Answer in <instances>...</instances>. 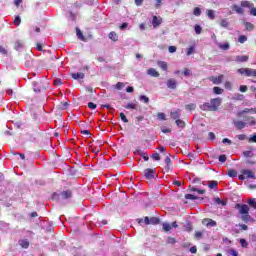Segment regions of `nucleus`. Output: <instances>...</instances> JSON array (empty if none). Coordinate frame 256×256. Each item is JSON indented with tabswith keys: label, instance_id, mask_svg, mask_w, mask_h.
<instances>
[{
	"label": "nucleus",
	"instance_id": "nucleus-54",
	"mask_svg": "<svg viewBox=\"0 0 256 256\" xmlns=\"http://www.w3.org/2000/svg\"><path fill=\"white\" fill-rule=\"evenodd\" d=\"M14 25H21V17L20 16H16L14 19Z\"/></svg>",
	"mask_w": 256,
	"mask_h": 256
},
{
	"label": "nucleus",
	"instance_id": "nucleus-57",
	"mask_svg": "<svg viewBox=\"0 0 256 256\" xmlns=\"http://www.w3.org/2000/svg\"><path fill=\"white\" fill-rule=\"evenodd\" d=\"M237 139H239V141H245L247 139V135L240 134V135L237 136Z\"/></svg>",
	"mask_w": 256,
	"mask_h": 256
},
{
	"label": "nucleus",
	"instance_id": "nucleus-24",
	"mask_svg": "<svg viewBox=\"0 0 256 256\" xmlns=\"http://www.w3.org/2000/svg\"><path fill=\"white\" fill-rule=\"evenodd\" d=\"M19 245L23 248V249H29V242L27 240H20L19 241Z\"/></svg>",
	"mask_w": 256,
	"mask_h": 256
},
{
	"label": "nucleus",
	"instance_id": "nucleus-29",
	"mask_svg": "<svg viewBox=\"0 0 256 256\" xmlns=\"http://www.w3.org/2000/svg\"><path fill=\"white\" fill-rule=\"evenodd\" d=\"M245 113H251V108H245L244 110L238 112L237 116L238 117H243V115H245Z\"/></svg>",
	"mask_w": 256,
	"mask_h": 256
},
{
	"label": "nucleus",
	"instance_id": "nucleus-50",
	"mask_svg": "<svg viewBox=\"0 0 256 256\" xmlns=\"http://www.w3.org/2000/svg\"><path fill=\"white\" fill-rule=\"evenodd\" d=\"M224 87L225 89H228V91H231V89H233V85L229 81L225 82Z\"/></svg>",
	"mask_w": 256,
	"mask_h": 256
},
{
	"label": "nucleus",
	"instance_id": "nucleus-12",
	"mask_svg": "<svg viewBox=\"0 0 256 256\" xmlns=\"http://www.w3.org/2000/svg\"><path fill=\"white\" fill-rule=\"evenodd\" d=\"M233 125L236 129H238L239 131H241V129H245V127H247V123L243 122V121H237L234 120L233 121Z\"/></svg>",
	"mask_w": 256,
	"mask_h": 256
},
{
	"label": "nucleus",
	"instance_id": "nucleus-59",
	"mask_svg": "<svg viewBox=\"0 0 256 256\" xmlns=\"http://www.w3.org/2000/svg\"><path fill=\"white\" fill-rule=\"evenodd\" d=\"M168 51H169V53H175L177 51V47L176 46H169Z\"/></svg>",
	"mask_w": 256,
	"mask_h": 256
},
{
	"label": "nucleus",
	"instance_id": "nucleus-10",
	"mask_svg": "<svg viewBox=\"0 0 256 256\" xmlns=\"http://www.w3.org/2000/svg\"><path fill=\"white\" fill-rule=\"evenodd\" d=\"M202 224H204L206 227H217V222L211 218H204L202 220Z\"/></svg>",
	"mask_w": 256,
	"mask_h": 256
},
{
	"label": "nucleus",
	"instance_id": "nucleus-36",
	"mask_svg": "<svg viewBox=\"0 0 256 256\" xmlns=\"http://www.w3.org/2000/svg\"><path fill=\"white\" fill-rule=\"evenodd\" d=\"M176 125H177V127H180L181 129H184L185 121H183L181 119H178V120H176Z\"/></svg>",
	"mask_w": 256,
	"mask_h": 256
},
{
	"label": "nucleus",
	"instance_id": "nucleus-5",
	"mask_svg": "<svg viewBox=\"0 0 256 256\" xmlns=\"http://www.w3.org/2000/svg\"><path fill=\"white\" fill-rule=\"evenodd\" d=\"M240 181H245V179H255V172L251 170H242L241 174L238 176Z\"/></svg>",
	"mask_w": 256,
	"mask_h": 256
},
{
	"label": "nucleus",
	"instance_id": "nucleus-14",
	"mask_svg": "<svg viewBox=\"0 0 256 256\" xmlns=\"http://www.w3.org/2000/svg\"><path fill=\"white\" fill-rule=\"evenodd\" d=\"M167 87L168 89H177V80L173 78L168 79Z\"/></svg>",
	"mask_w": 256,
	"mask_h": 256
},
{
	"label": "nucleus",
	"instance_id": "nucleus-7",
	"mask_svg": "<svg viewBox=\"0 0 256 256\" xmlns=\"http://www.w3.org/2000/svg\"><path fill=\"white\" fill-rule=\"evenodd\" d=\"M155 171H157V169L155 168H148L145 169L143 171V176L145 177V179H147L148 181H150V179H155Z\"/></svg>",
	"mask_w": 256,
	"mask_h": 256
},
{
	"label": "nucleus",
	"instance_id": "nucleus-55",
	"mask_svg": "<svg viewBox=\"0 0 256 256\" xmlns=\"http://www.w3.org/2000/svg\"><path fill=\"white\" fill-rule=\"evenodd\" d=\"M152 159H154V161H161V156H159V153H154L152 154Z\"/></svg>",
	"mask_w": 256,
	"mask_h": 256
},
{
	"label": "nucleus",
	"instance_id": "nucleus-40",
	"mask_svg": "<svg viewBox=\"0 0 256 256\" xmlns=\"http://www.w3.org/2000/svg\"><path fill=\"white\" fill-rule=\"evenodd\" d=\"M194 31H195L196 35H201V31H203V28H201V27L199 26V24H196V25L194 26Z\"/></svg>",
	"mask_w": 256,
	"mask_h": 256
},
{
	"label": "nucleus",
	"instance_id": "nucleus-15",
	"mask_svg": "<svg viewBox=\"0 0 256 256\" xmlns=\"http://www.w3.org/2000/svg\"><path fill=\"white\" fill-rule=\"evenodd\" d=\"M163 19L161 18H158L157 16H153V19H152V25L154 28H157L159 27V25H161Z\"/></svg>",
	"mask_w": 256,
	"mask_h": 256
},
{
	"label": "nucleus",
	"instance_id": "nucleus-28",
	"mask_svg": "<svg viewBox=\"0 0 256 256\" xmlns=\"http://www.w3.org/2000/svg\"><path fill=\"white\" fill-rule=\"evenodd\" d=\"M185 227V231H187V233H191L193 231V224L191 222H187Z\"/></svg>",
	"mask_w": 256,
	"mask_h": 256
},
{
	"label": "nucleus",
	"instance_id": "nucleus-64",
	"mask_svg": "<svg viewBox=\"0 0 256 256\" xmlns=\"http://www.w3.org/2000/svg\"><path fill=\"white\" fill-rule=\"evenodd\" d=\"M201 237H203V232L197 231V232L195 233V238H196V239H201Z\"/></svg>",
	"mask_w": 256,
	"mask_h": 256
},
{
	"label": "nucleus",
	"instance_id": "nucleus-23",
	"mask_svg": "<svg viewBox=\"0 0 256 256\" xmlns=\"http://www.w3.org/2000/svg\"><path fill=\"white\" fill-rule=\"evenodd\" d=\"M186 111H195L197 109V105L195 103H190L185 105Z\"/></svg>",
	"mask_w": 256,
	"mask_h": 256
},
{
	"label": "nucleus",
	"instance_id": "nucleus-17",
	"mask_svg": "<svg viewBox=\"0 0 256 256\" xmlns=\"http://www.w3.org/2000/svg\"><path fill=\"white\" fill-rule=\"evenodd\" d=\"M61 197L62 199H71V197H73V192H71V190H65L61 192Z\"/></svg>",
	"mask_w": 256,
	"mask_h": 256
},
{
	"label": "nucleus",
	"instance_id": "nucleus-30",
	"mask_svg": "<svg viewBox=\"0 0 256 256\" xmlns=\"http://www.w3.org/2000/svg\"><path fill=\"white\" fill-rule=\"evenodd\" d=\"M125 87V83L123 82H117L116 85H114V89H117V91H121Z\"/></svg>",
	"mask_w": 256,
	"mask_h": 256
},
{
	"label": "nucleus",
	"instance_id": "nucleus-6",
	"mask_svg": "<svg viewBox=\"0 0 256 256\" xmlns=\"http://www.w3.org/2000/svg\"><path fill=\"white\" fill-rule=\"evenodd\" d=\"M241 7H246L247 9H250V15H252V17H256L255 4L251 3L250 1L243 0L241 1Z\"/></svg>",
	"mask_w": 256,
	"mask_h": 256
},
{
	"label": "nucleus",
	"instance_id": "nucleus-3",
	"mask_svg": "<svg viewBox=\"0 0 256 256\" xmlns=\"http://www.w3.org/2000/svg\"><path fill=\"white\" fill-rule=\"evenodd\" d=\"M33 91L35 93H41L49 87V83L46 80H36L32 83Z\"/></svg>",
	"mask_w": 256,
	"mask_h": 256
},
{
	"label": "nucleus",
	"instance_id": "nucleus-34",
	"mask_svg": "<svg viewBox=\"0 0 256 256\" xmlns=\"http://www.w3.org/2000/svg\"><path fill=\"white\" fill-rule=\"evenodd\" d=\"M240 245H241V247H244L245 249H247V247H249V243L244 238L240 239Z\"/></svg>",
	"mask_w": 256,
	"mask_h": 256
},
{
	"label": "nucleus",
	"instance_id": "nucleus-42",
	"mask_svg": "<svg viewBox=\"0 0 256 256\" xmlns=\"http://www.w3.org/2000/svg\"><path fill=\"white\" fill-rule=\"evenodd\" d=\"M193 14L195 15V17H200L201 16V8L195 7Z\"/></svg>",
	"mask_w": 256,
	"mask_h": 256
},
{
	"label": "nucleus",
	"instance_id": "nucleus-49",
	"mask_svg": "<svg viewBox=\"0 0 256 256\" xmlns=\"http://www.w3.org/2000/svg\"><path fill=\"white\" fill-rule=\"evenodd\" d=\"M228 177H237V172L233 169L228 170Z\"/></svg>",
	"mask_w": 256,
	"mask_h": 256
},
{
	"label": "nucleus",
	"instance_id": "nucleus-4",
	"mask_svg": "<svg viewBox=\"0 0 256 256\" xmlns=\"http://www.w3.org/2000/svg\"><path fill=\"white\" fill-rule=\"evenodd\" d=\"M237 73L245 75V77H256V69L251 68H239Z\"/></svg>",
	"mask_w": 256,
	"mask_h": 256
},
{
	"label": "nucleus",
	"instance_id": "nucleus-43",
	"mask_svg": "<svg viewBox=\"0 0 256 256\" xmlns=\"http://www.w3.org/2000/svg\"><path fill=\"white\" fill-rule=\"evenodd\" d=\"M157 118L159 119V121H165V119H167L165 116V113H163V112H159L157 114Z\"/></svg>",
	"mask_w": 256,
	"mask_h": 256
},
{
	"label": "nucleus",
	"instance_id": "nucleus-25",
	"mask_svg": "<svg viewBox=\"0 0 256 256\" xmlns=\"http://www.w3.org/2000/svg\"><path fill=\"white\" fill-rule=\"evenodd\" d=\"M219 49H222V51H228L229 49V43H219L218 44Z\"/></svg>",
	"mask_w": 256,
	"mask_h": 256
},
{
	"label": "nucleus",
	"instance_id": "nucleus-46",
	"mask_svg": "<svg viewBox=\"0 0 256 256\" xmlns=\"http://www.w3.org/2000/svg\"><path fill=\"white\" fill-rule=\"evenodd\" d=\"M207 16L209 17V19H215V11L213 10H208L207 11Z\"/></svg>",
	"mask_w": 256,
	"mask_h": 256
},
{
	"label": "nucleus",
	"instance_id": "nucleus-22",
	"mask_svg": "<svg viewBox=\"0 0 256 256\" xmlns=\"http://www.w3.org/2000/svg\"><path fill=\"white\" fill-rule=\"evenodd\" d=\"M147 73L151 76V77H159V73L157 72V70H155V68H150L148 69Z\"/></svg>",
	"mask_w": 256,
	"mask_h": 256
},
{
	"label": "nucleus",
	"instance_id": "nucleus-9",
	"mask_svg": "<svg viewBox=\"0 0 256 256\" xmlns=\"http://www.w3.org/2000/svg\"><path fill=\"white\" fill-rule=\"evenodd\" d=\"M166 166L164 167L165 173H171V169H173V162L171 161V158L169 156L165 159Z\"/></svg>",
	"mask_w": 256,
	"mask_h": 256
},
{
	"label": "nucleus",
	"instance_id": "nucleus-45",
	"mask_svg": "<svg viewBox=\"0 0 256 256\" xmlns=\"http://www.w3.org/2000/svg\"><path fill=\"white\" fill-rule=\"evenodd\" d=\"M215 203H217V205H222L223 207H225V205H227V203L223 200H221V198H215Z\"/></svg>",
	"mask_w": 256,
	"mask_h": 256
},
{
	"label": "nucleus",
	"instance_id": "nucleus-60",
	"mask_svg": "<svg viewBox=\"0 0 256 256\" xmlns=\"http://www.w3.org/2000/svg\"><path fill=\"white\" fill-rule=\"evenodd\" d=\"M239 91H241V93H247V85H241Z\"/></svg>",
	"mask_w": 256,
	"mask_h": 256
},
{
	"label": "nucleus",
	"instance_id": "nucleus-21",
	"mask_svg": "<svg viewBox=\"0 0 256 256\" xmlns=\"http://www.w3.org/2000/svg\"><path fill=\"white\" fill-rule=\"evenodd\" d=\"M162 229L165 233H169V231H171V229H173V228H172L171 224L165 222L162 224Z\"/></svg>",
	"mask_w": 256,
	"mask_h": 256
},
{
	"label": "nucleus",
	"instance_id": "nucleus-56",
	"mask_svg": "<svg viewBox=\"0 0 256 256\" xmlns=\"http://www.w3.org/2000/svg\"><path fill=\"white\" fill-rule=\"evenodd\" d=\"M238 41L239 43H245V41H247V36L245 35L239 36Z\"/></svg>",
	"mask_w": 256,
	"mask_h": 256
},
{
	"label": "nucleus",
	"instance_id": "nucleus-31",
	"mask_svg": "<svg viewBox=\"0 0 256 256\" xmlns=\"http://www.w3.org/2000/svg\"><path fill=\"white\" fill-rule=\"evenodd\" d=\"M76 35H77L78 39H81V41H85V36H83V32H81V30H79V28L76 29Z\"/></svg>",
	"mask_w": 256,
	"mask_h": 256
},
{
	"label": "nucleus",
	"instance_id": "nucleus-62",
	"mask_svg": "<svg viewBox=\"0 0 256 256\" xmlns=\"http://www.w3.org/2000/svg\"><path fill=\"white\" fill-rule=\"evenodd\" d=\"M249 143H256V133L249 138Z\"/></svg>",
	"mask_w": 256,
	"mask_h": 256
},
{
	"label": "nucleus",
	"instance_id": "nucleus-37",
	"mask_svg": "<svg viewBox=\"0 0 256 256\" xmlns=\"http://www.w3.org/2000/svg\"><path fill=\"white\" fill-rule=\"evenodd\" d=\"M213 91H214L215 95H222V93H223V89L220 87H217V86H215L213 88Z\"/></svg>",
	"mask_w": 256,
	"mask_h": 256
},
{
	"label": "nucleus",
	"instance_id": "nucleus-52",
	"mask_svg": "<svg viewBox=\"0 0 256 256\" xmlns=\"http://www.w3.org/2000/svg\"><path fill=\"white\" fill-rule=\"evenodd\" d=\"M90 151H92V153H95L97 155L99 153V151H101V150L98 149L97 147L91 145L90 146Z\"/></svg>",
	"mask_w": 256,
	"mask_h": 256
},
{
	"label": "nucleus",
	"instance_id": "nucleus-48",
	"mask_svg": "<svg viewBox=\"0 0 256 256\" xmlns=\"http://www.w3.org/2000/svg\"><path fill=\"white\" fill-rule=\"evenodd\" d=\"M120 119L123 121V123H129V119H127V116H125V113H120Z\"/></svg>",
	"mask_w": 256,
	"mask_h": 256
},
{
	"label": "nucleus",
	"instance_id": "nucleus-2",
	"mask_svg": "<svg viewBox=\"0 0 256 256\" xmlns=\"http://www.w3.org/2000/svg\"><path fill=\"white\" fill-rule=\"evenodd\" d=\"M236 209H238L241 219L244 223H249L251 221V216L249 215V206L247 204H236Z\"/></svg>",
	"mask_w": 256,
	"mask_h": 256
},
{
	"label": "nucleus",
	"instance_id": "nucleus-26",
	"mask_svg": "<svg viewBox=\"0 0 256 256\" xmlns=\"http://www.w3.org/2000/svg\"><path fill=\"white\" fill-rule=\"evenodd\" d=\"M161 223V220L157 217H151L150 218V225H159Z\"/></svg>",
	"mask_w": 256,
	"mask_h": 256
},
{
	"label": "nucleus",
	"instance_id": "nucleus-18",
	"mask_svg": "<svg viewBox=\"0 0 256 256\" xmlns=\"http://www.w3.org/2000/svg\"><path fill=\"white\" fill-rule=\"evenodd\" d=\"M170 116L172 119H174L176 121L179 120V117H181V109H177L176 111L171 112Z\"/></svg>",
	"mask_w": 256,
	"mask_h": 256
},
{
	"label": "nucleus",
	"instance_id": "nucleus-20",
	"mask_svg": "<svg viewBox=\"0 0 256 256\" xmlns=\"http://www.w3.org/2000/svg\"><path fill=\"white\" fill-rule=\"evenodd\" d=\"M157 65H158V67H160V69H162V71H167V69H168L167 62H165V61H158Z\"/></svg>",
	"mask_w": 256,
	"mask_h": 256
},
{
	"label": "nucleus",
	"instance_id": "nucleus-53",
	"mask_svg": "<svg viewBox=\"0 0 256 256\" xmlns=\"http://www.w3.org/2000/svg\"><path fill=\"white\" fill-rule=\"evenodd\" d=\"M218 161H220V163H225V161H227V156L226 155H220L218 157Z\"/></svg>",
	"mask_w": 256,
	"mask_h": 256
},
{
	"label": "nucleus",
	"instance_id": "nucleus-61",
	"mask_svg": "<svg viewBox=\"0 0 256 256\" xmlns=\"http://www.w3.org/2000/svg\"><path fill=\"white\" fill-rule=\"evenodd\" d=\"M229 253L232 256H239V252H237V250H235V249H230Z\"/></svg>",
	"mask_w": 256,
	"mask_h": 256
},
{
	"label": "nucleus",
	"instance_id": "nucleus-8",
	"mask_svg": "<svg viewBox=\"0 0 256 256\" xmlns=\"http://www.w3.org/2000/svg\"><path fill=\"white\" fill-rule=\"evenodd\" d=\"M208 79L213 83V85H221L225 76L221 74L219 76H210Z\"/></svg>",
	"mask_w": 256,
	"mask_h": 256
},
{
	"label": "nucleus",
	"instance_id": "nucleus-11",
	"mask_svg": "<svg viewBox=\"0 0 256 256\" xmlns=\"http://www.w3.org/2000/svg\"><path fill=\"white\" fill-rule=\"evenodd\" d=\"M244 121L246 126L249 125L250 127H254V125H256V119L253 116H244Z\"/></svg>",
	"mask_w": 256,
	"mask_h": 256
},
{
	"label": "nucleus",
	"instance_id": "nucleus-16",
	"mask_svg": "<svg viewBox=\"0 0 256 256\" xmlns=\"http://www.w3.org/2000/svg\"><path fill=\"white\" fill-rule=\"evenodd\" d=\"M243 8L244 7L242 6L233 5L232 11H235V13H237L238 15H243V13H245V10H243Z\"/></svg>",
	"mask_w": 256,
	"mask_h": 256
},
{
	"label": "nucleus",
	"instance_id": "nucleus-32",
	"mask_svg": "<svg viewBox=\"0 0 256 256\" xmlns=\"http://www.w3.org/2000/svg\"><path fill=\"white\" fill-rule=\"evenodd\" d=\"M245 27L247 31H253V29H255V25H253L251 22H245Z\"/></svg>",
	"mask_w": 256,
	"mask_h": 256
},
{
	"label": "nucleus",
	"instance_id": "nucleus-19",
	"mask_svg": "<svg viewBox=\"0 0 256 256\" xmlns=\"http://www.w3.org/2000/svg\"><path fill=\"white\" fill-rule=\"evenodd\" d=\"M72 79H85V74L83 72H77L71 74Z\"/></svg>",
	"mask_w": 256,
	"mask_h": 256
},
{
	"label": "nucleus",
	"instance_id": "nucleus-41",
	"mask_svg": "<svg viewBox=\"0 0 256 256\" xmlns=\"http://www.w3.org/2000/svg\"><path fill=\"white\" fill-rule=\"evenodd\" d=\"M124 107H125V109H137V104L131 102V103H128Z\"/></svg>",
	"mask_w": 256,
	"mask_h": 256
},
{
	"label": "nucleus",
	"instance_id": "nucleus-47",
	"mask_svg": "<svg viewBox=\"0 0 256 256\" xmlns=\"http://www.w3.org/2000/svg\"><path fill=\"white\" fill-rule=\"evenodd\" d=\"M193 53H195V46H191L187 49V53L186 55H193Z\"/></svg>",
	"mask_w": 256,
	"mask_h": 256
},
{
	"label": "nucleus",
	"instance_id": "nucleus-63",
	"mask_svg": "<svg viewBox=\"0 0 256 256\" xmlns=\"http://www.w3.org/2000/svg\"><path fill=\"white\" fill-rule=\"evenodd\" d=\"M208 137H209L210 141H215V133L209 132Z\"/></svg>",
	"mask_w": 256,
	"mask_h": 256
},
{
	"label": "nucleus",
	"instance_id": "nucleus-44",
	"mask_svg": "<svg viewBox=\"0 0 256 256\" xmlns=\"http://www.w3.org/2000/svg\"><path fill=\"white\" fill-rule=\"evenodd\" d=\"M167 243L168 245H175L177 243V240L173 237H168Z\"/></svg>",
	"mask_w": 256,
	"mask_h": 256
},
{
	"label": "nucleus",
	"instance_id": "nucleus-27",
	"mask_svg": "<svg viewBox=\"0 0 256 256\" xmlns=\"http://www.w3.org/2000/svg\"><path fill=\"white\" fill-rule=\"evenodd\" d=\"M109 39H111V41H118L119 40V35H117L115 32H110L109 33Z\"/></svg>",
	"mask_w": 256,
	"mask_h": 256
},
{
	"label": "nucleus",
	"instance_id": "nucleus-58",
	"mask_svg": "<svg viewBox=\"0 0 256 256\" xmlns=\"http://www.w3.org/2000/svg\"><path fill=\"white\" fill-rule=\"evenodd\" d=\"M140 101H144V103H149V98L145 95L140 96Z\"/></svg>",
	"mask_w": 256,
	"mask_h": 256
},
{
	"label": "nucleus",
	"instance_id": "nucleus-51",
	"mask_svg": "<svg viewBox=\"0 0 256 256\" xmlns=\"http://www.w3.org/2000/svg\"><path fill=\"white\" fill-rule=\"evenodd\" d=\"M244 157H253V152L251 150H247L243 152Z\"/></svg>",
	"mask_w": 256,
	"mask_h": 256
},
{
	"label": "nucleus",
	"instance_id": "nucleus-33",
	"mask_svg": "<svg viewBox=\"0 0 256 256\" xmlns=\"http://www.w3.org/2000/svg\"><path fill=\"white\" fill-rule=\"evenodd\" d=\"M217 185H218V182L215 181V180H212V181L209 182L208 187L210 189H217Z\"/></svg>",
	"mask_w": 256,
	"mask_h": 256
},
{
	"label": "nucleus",
	"instance_id": "nucleus-1",
	"mask_svg": "<svg viewBox=\"0 0 256 256\" xmlns=\"http://www.w3.org/2000/svg\"><path fill=\"white\" fill-rule=\"evenodd\" d=\"M222 99L220 97L213 98L210 102H205L200 105L201 111H218L221 107Z\"/></svg>",
	"mask_w": 256,
	"mask_h": 256
},
{
	"label": "nucleus",
	"instance_id": "nucleus-35",
	"mask_svg": "<svg viewBox=\"0 0 256 256\" xmlns=\"http://www.w3.org/2000/svg\"><path fill=\"white\" fill-rule=\"evenodd\" d=\"M185 199H189L191 201H195L197 199H199V197L193 195V194H185Z\"/></svg>",
	"mask_w": 256,
	"mask_h": 256
},
{
	"label": "nucleus",
	"instance_id": "nucleus-13",
	"mask_svg": "<svg viewBox=\"0 0 256 256\" xmlns=\"http://www.w3.org/2000/svg\"><path fill=\"white\" fill-rule=\"evenodd\" d=\"M249 61V56L247 55H238L235 57L236 63H247Z\"/></svg>",
	"mask_w": 256,
	"mask_h": 256
},
{
	"label": "nucleus",
	"instance_id": "nucleus-39",
	"mask_svg": "<svg viewBox=\"0 0 256 256\" xmlns=\"http://www.w3.org/2000/svg\"><path fill=\"white\" fill-rule=\"evenodd\" d=\"M220 25L224 27V29H227L229 27V21H227V19H222Z\"/></svg>",
	"mask_w": 256,
	"mask_h": 256
},
{
	"label": "nucleus",
	"instance_id": "nucleus-38",
	"mask_svg": "<svg viewBox=\"0 0 256 256\" xmlns=\"http://www.w3.org/2000/svg\"><path fill=\"white\" fill-rule=\"evenodd\" d=\"M139 155H141V157L146 160L149 161V155L141 150H138Z\"/></svg>",
	"mask_w": 256,
	"mask_h": 256
}]
</instances>
